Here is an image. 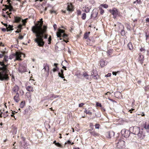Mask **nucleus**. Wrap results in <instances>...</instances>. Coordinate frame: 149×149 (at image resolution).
<instances>
[{
	"label": "nucleus",
	"mask_w": 149,
	"mask_h": 149,
	"mask_svg": "<svg viewBox=\"0 0 149 149\" xmlns=\"http://www.w3.org/2000/svg\"><path fill=\"white\" fill-rule=\"evenodd\" d=\"M140 50L141 52H143L145 51V49H144L143 48H141L140 49Z\"/></svg>",
	"instance_id": "obj_62"
},
{
	"label": "nucleus",
	"mask_w": 149,
	"mask_h": 149,
	"mask_svg": "<svg viewBox=\"0 0 149 149\" xmlns=\"http://www.w3.org/2000/svg\"><path fill=\"white\" fill-rule=\"evenodd\" d=\"M1 52L2 53V54H3V56H4V55H5V54L6 53V52L5 51H1Z\"/></svg>",
	"instance_id": "obj_53"
},
{
	"label": "nucleus",
	"mask_w": 149,
	"mask_h": 149,
	"mask_svg": "<svg viewBox=\"0 0 149 149\" xmlns=\"http://www.w3.org/2000/svg\"><path fill=\"white\" fill-rule=\"evenodd\" d=\"M56 146H57L60 147H62V146H61V144L58 142L57 143H56Z\"/></svg>",
	"instance_id": "obj_47"
},
{
	"label": "nucleus",
	"mask_w": 149,
	"mask_h": 149,
	"mask_svg": "<svg viewBox=\"0 0 149 149\" xmlns=\"http://www.w3.org/2000/svg\"><path fill=\"white\" fill-rule=\"evenodd\" d=\"M8 112L7 111H6V112L4 113L3 114V117L4 118H6V117L8 116Z\"/></svg>",
	"instance_id": "obj_34"
},
{
	"label": "nucleus",
	"mask_w": 149,
	"mask_h": 149,
	"mask_svg": "<svg viewBox=\"0 0 149 149\" xmlns=\"http://www.w3.org/2000/svg\"><path fill=\"white\" fill-rule=\"evenodd\" d=\"M50 13L51 14H52L53 13H56V11L54 10H50Z\"/></svg>",
	"instance_id": "obj_48"
},
{
	"label": "nucleus",
	"mask_w": 149,
	"mask_h": 149,
	"mask_svg": "<svg viewBox=\"0 0 149 149\" xmlns=\"http://www.w3.org/2000/svg\"><path fill=\"white\" fill-rule=\"evenodd\" d=\"M134 110V109H130V110L129 111V112H130V113H132V111L133 110Z\"/></svg>",
	"instance_id": "obj_55"
},
{
	"label": "nucleus",
	"mask_w": 149,
	"mask_h": 149,
	"mask_svg": "<svg viewBox=\"0 0 149 149\" xmlns=\"http://www.w3.org/2000/svg\"><path fill=\"white\" fill-rule=\"evenodd\" d=\"M125 141H122V144H123V146H122V148H125L126 147V146L125 145Z\"/></svg>",
	"instance_id": "obj_42"
},
{
	"label": "nucleus",
	"mask_w": 149,
	"mask_h": 149,
	"mask_svg": "<svg viewBox=\"0 0 149 149\" xmlns=\"http://www.w3.org/2000/svg\"><path fill=\"white\" fill-rule=\"evenodd\" d=\"M24 144L23 145L24 148L25 147H27V146H30L28 144L26 143V142H25V141L24 142Z\"/></svg>",
	"instance_id": "obj_45"
},
{
	"label": "nucleus",
	"mask_w": 149,
	"mask_h": 149,
	"mask_svg": "<svg viewBox=\"0 0 149 149\" xmlns=\"http://www.w3.org/2000/svg\"><path fill=\"white\" fill-rule=\"evenodd\" d=\"M21 53L20 52H16L15 54L14 55V56H15V58L14 60V61L17 60L19 61H22V59L21 58Z\"/></svg>",
	"instance_id": "obj_9"
},
{
	"label": "nucleus",
	"mask_w": 149,
	"mask_h": 149,
	"mask_svg": "<svg viewBox=\"0 0 149 149\" xmlns=\"http://www.w3.org/2000/svg\"><path fill=\"white\" fill-rule=\"evenodd\" d=\"M86 13H84L81 15V18L83 20H85L86 19Z\"/></svg>",
	"instance_id": "obj_26"
},
{
	"label": "nucleus",
	"mask_w": 149,
	"mask_h": 149,
	"mask_svg": "<svg viewBox=\"0 0 149 149\" xmlns=\"http://www.w3.org/2000/svg\"><path fill=\"white\" fill-rule=\"evenodd\" d=\"M21 32V30L20 29H17V31H15V32L16 33H19V32Z\"/></svg>",
	"instance_id": "obj_58"
},
{
	"label": "nucleus",
	"mask_w": 149,
	"mask_h": 149,
	"mask_svg": "<svg viewBox=\"0 0 149 149\" xmlns=\"http://www.w3.org/2000/svg\"><path fill=\"white\" fill-rule=\"evenodd\" d=\"M18 70L20 72H25L26 71V68L25 66L20 65L19 67Z\"/></svg>",
	"instance_id": "obj_13"
},
{
	"label": "nucleus",
	"mask_w": 149,
	"mask_h": 149,
	"mask_svg": "<svg viewBox=\"0 0 149 149\" xmlns=\"http://www.w3.org/2000/svg\"><path fill=\"white\" fill-rule=\"evenodd\" d=\"M127 46L129 49L130 50H131L133 49V48L132 47V44L131 43H129L127 45Z\"/></svg>",
	"instance_id": "obj_30"
},
{
	"label": "nucleus",
	"mask_w": 149,
	"mask_h": 149,
	"mask_svg": "<svg viewBox=\"0 0 149 149\" xmlns=\"http://www.w3.org/2000/svg\"><path fill=\"white\" fill-rule=\"evenodd\" d=\"M107 55H111V54H110V52L109 51H108L107 52Z\"/></svg>",
	"instance_id": "obj_61"
},
{
	"label": "nucleus",
	"mask_w": 149,
	"mask_h": 149,
	"mask_svg": "<svg viewBox=\"0 0 149 149\" xmlns=\"http://www.w3.org/2000/svg\"><path fill=\"white\" fill-rule=\"evenodd\" d=\"M19 90V87L16 85L14 86L11 90V93L13 95L19 94L18 91Z\"/></svg>",
	"instance_id": "obj_7"
},
{
	"label": "nucleus",
	"mask_w": 149,
	"mask_h": 149,
	"mask_svg": "<svg viewBox=\"0 0 149 149\" xmlns=\"http://www.w3.org/2000/svg\"><path fill=\"white\" fill-rule=\"evenodd\" d=\"M63 41L65 42L66 43H67L68 42V40H66L65 39H63Z\"/></svg>",
	"instance_id": "obj_64"
},
{
	"label": "nucleus",
	"mask_w": 149,
	"mask_h": 149,
	"mask_svg": "<svg viewBox=\"0 0 149 149\" xmlns=\"http://www.w3.org/2000/svg\"><path fill=\"white\" fill-rule=\"evenodd\" d=\"M91 134L95 137L98 136L99 135V134L96 132L95 131L90 132Z\"/></svg>",
	"instance_id": "obj_20"
},
{
	"label": "nucleus",
	"mask_w": 149,
	"mask_h": 149,
	"mask_svg": "<svg viewBox=\"0 0 149 149\" xmlns=\"http://www.w3.org/2000/svg\"><path fill=\"white\" fill-rule=\"evenodd\" d=\"M11 1L10 0H7V4L8 5H4L5 8L3 9V10L4 11L3 13L2 16L6 19H8V17L10 18L12 17L11 15L12 11L15 13L16 11V10L14 8L10 3Z\"/></svg>",
	"instance_id": "obj_3"
},
{
	"label": "nucleus",
	"mask_w": 149,
	"mask_h": 149,
	"mask_svg": "<svg viewBox=\"0 0 149 149\" xmlns=\"http://www.w3.org/2000/svg\"><path fill=\"white\" fill-rule=\"evenodd\" d=\"M77 16H78L81 15V12L80 10H77Z\"/></svg>",
	"instance_id": "obj_38"
},
{
	"label": "nucleus",
	"mask_w": 149,
	"mask_h": 149,
	"mask_svg": "<svg viewBox=\"0 0 149 149\" xmlns=\"http://www.w3.org/2000/svg\"><path fill=\"white\" fill-rule=\"evenodd\" d=\"M25 105V103H20V107L21 108H23Z\"/></svg>",
	"instance_id": "obj_43"
},
{
	"label": "nucleus",
	"mask_w": 149,
	"mask_h": 149,
	"mask_svg": "<svg viewBox=\"0 0 149 149\" xmlns=\"http://www.w3.org/2000/svg\"><path fill=\"white\" fill-rule=\"evenodd\" d=\"M22 24H19L17 26V28L18 29H20L21 30V29L22 28Z\"/></svg>",
	"instance_id": "obj_46"
},
{
	"label": "nucleus",
	"mask_w": 149,
	"mask_h": 149,
	"mask_svg": "<svg viewBox=\"0 0 149 149\" xmlns=\"http://www.w3.org/2000/svg\"><path fill=\"white\" fill-rule=\"evenodd\" d=\"M44 68L43 70H44L45 71V73L47 75H49V65L47 63H44L43 64Z\"/></svg>",
	"instance_id": "obj_8"
},
{
	"label": "nucleus",
	"mask_w": 149,
	"mask_h": 149,
	"mask_svg": "<svg viewBox=\"0 0 149 149\" xmlns=\"http://www.w3.org/2000/svg\"><path fill=\"white\" fill-rule=\"evenodd\" d=\"M58 31L56 33L57 36L58 37H59L60 40L62 39L61 38L62 36L63 38V39L68 40V35L65 33V31L64 30L58 29Z\"/></svg>",
	"instance_id": "obj_5"
},
{
	"label": "nucleus",
	"mask_w": 149,
	"mask_h": 149,
	"mask_svg": "<svg viewBox=\"0 0 149 149\" xmlns=\"http://www.w3.org/2000/svg\"><path fill=\"white\" fill-rule=\"evenodd\" d=\"M43 24L42 19H41L40 21L38 22L37 23L32 27L31 29L33 33L36 34V37L35 39V41L40 47L43 46L45 44L43 38L47 39L48 36V35L46 33L47 27L45 26H43L42 29Z\"/></svg>",
	"instance_id": "obj_1"
},
{
	"label": "nucleus",
	"mask_w": 149,
	"mask_h": 149,
	"mask_svg": "<svg viewBox=\"0 0 149 149\" xmlns=\"http://www.w3.org/2000/svg\"><path fill=\"white\" fill-rule=\"evenodd\" d=\"M115 134L114 132L113 131H110L107 133V137L109 138H111L114 136Z\"/></svg>",
	"instance_id": "obj_17"
},
{
	"label": "nucleus",
	"mask_w": 149,
	"mask_h": 149,
	"mask_svg": "<svg viewBox=\"0 0 149 149\" xmlns=\"http://www.w3.org/2000/svg\"><path fill=\"white\" fill-rule=\"evenodd\" d=\"M97 74H98L97 71L96 70L93 69L91 73L92 75L94 76V75H96Z\"/></svg>",
	"instance_id": "obj_24"
},
{
	"label": "nucleus",
	"mask_w": 149,
	"mask_h": 149,
	"mask_svg": "<svg viewBox=\"0 0 149 149\" xmlns=\"http://www.w3.org/2000/svg\"><path fill=\"white\" fill-rule=\"evenodd\" d=\"M53 72H54L56 71H58V70H57L55 68H54L52 70Z\"/></svg>",
	"instance_id": "obj_51"
},
{
	"label": "nucleus",
	"mask_w": 149,
	"mask_h": 149,
	"mask_svg": "<svg viewBox=\"0 0 149 149\" xmlns=\"http://www.w3.org/2000/svg\"><path fill=\"white\" fill-rule=\"evenodd\" d=\"M64 6L65 10H61V12L63 13L69 14L72 13L74 10V6L71 2H67L64 5Z\"/></svg>",
	"instance_id": "obj_4"
},
{
	"label": "nucleus",
	"mask_w": 149,
	"mask_h": 149,
	"mask_svg": "<svg viewBox=\"0 0 149 149\" xmlns=\"http://www.w3.org/2000/svg\"><path fill=\"white\" fill-rule=\"evenodd\" d=\"M121 142V140L120 139H119L118 140H116V144L117 145V146L118 148H120V146L119 145V143Z\"/></svg>",
	"instance_id": "obj_29"
},
{
	"label": "nucleus",
	"mask_w": 149,
	"mask_h": 149,
	"mask_svg": "<svg viewBox=\"0 0 149 149\" xmlns=\"http://www.w3.org/2000/svg\"><path fill=\"white\" fill-rule=\"evenodd\" d=\"M58 63H54V65H53V66H54L55 67V68H55L56 69H57V70H59V68L58 67Z\"/></svg>",
	"instance_id": "obj_37"
},
{
	"label": "nucleus",
	"mask_w": 149,
	"mask_h": 149,
	"mask_svg": "<svg viewBox=\"0 0 149 149\" xmlns=\"http://www.w3.org/2000/svg\"><path fill=\"white\" fill-rule=\"evenodd\" d=\"M31 93L30 92H26L25 95V98L26 99V100H28L29 101H28L30 102H31Z\"/></svg>",
	"instance_id": "obj_16"
},
{
	"label": "nucleus",
	"mask_w": 149,
	"mask_h": 149,
	"mask_svg": "<svg viewBox=\"0 0 149 149\" xmlns=\"http://www.w3.org/2000/svg\"><path fill=\"white\" fill-rule=\"evenodd\" d=\"M109 12L113 15L115 18L119 16L120 15V13L119 12L118 10L115 8H113L112 9L109 10Z\"/></svg>",
	"instance_id": "obj_6"
},
{
	"label": "nucleus",
	"mask_w": 149,
	"mask_h": 149,
	"mask_svg": "<svg viewBox=\"0 0 149 149\" xmlns=\"http://www.w3.org/2000/svg\"><path fill=\"white\" fill-rule=\"evenodd\" d=\"M13 26L9 25H8V26L6 27L7 29V31H9L11 30H13V29H12Z\"/></svg>",
	"instance_id": "obj_28"
},
{
	"label": "nucleus",
	"mask_w": 149,
	"mask_h": 149,
	"mask_svg": "<svg viewBox=\"0 0 149 149\" xmlns=\"http://www.w3.org/2000/svg\"><path fill=\"white\" fill-rule=\"evenodd\" d=\"M129 136V132L128 130L124 129L122 130V137L123 136L127 138Z\"/></svg>",
	"instance_id": "obj_11"
},
{
	"label": "nucleus",
	"mask_w": 149,
	"mask_h": 149,
	"mask_svg": "<svg viewBox=\"0 0 149 149\" xmlns=\"http://www.w3.org/2000/svg\"><path fill=\"white\" fill-rule=\"evenodd\" d=\"M5 104H2L0 106V113H1V110H2V108H3V111H4V108H3V107H5L6 108L7 107V106L6 105V103H5Z\"/></svg>",
	"instance_id": "obj_23"
},
{
	"label": "nucleus",
	"mask_w": 149,
	"mask_h": 149,
	"mask_svg": "<svg viewBox=\"0 0 149 149\" xmlns=\"http://www.w3.org/2000/svg\"><path fill=\"white\" fill-rule=\"evenodd\" d=\"M90 33V32H86L84 34V38L85 39H87L89 36V34Z\"/></svg>",
	"instance_id": "obj_22"
},
{
	"label": "nucleus",
	"mask_w": 149,
	"mask_h": 149,
	"mask_svg": "<svg viewBox=\"0 0 149 149\" xmlns=\"http://www.w3.org/2000/svg\"><path fill=\"white\" fill-rule=\"evenodd\" d=\"M96 105L97 106L102 107V105L100 103H96Z\"/></svg>",
	"instance_id": "obj_50"
},
{
	"label": "nucleus",
	"mask_w": 149,
	"mask_h": 149,
	"mask_svg": "<svg viewBox=\"0 0 149 149\" xmlns=\"http://www.w3.org/2000/svg\"><path fill=\"white\" fill-rule=\"evenodd\" d=\"M92 110H93V109H92L91 108H89L88 109H86V108H85L84 112H85L86 114L90 115H91L92 114V112H91Z\"/></svg>",
	"instance_id": "obj_18"
},
{
	"label": "nucleus",
	"mask_w": 149,
	"mask_h": 149,
	"mask_svg": "<svg viewBox=\"0 0 149 149\" xmlns=\"http://www.w3.org/2000/svg\"><path fill=\"white\" fill-rule=\"evenodd\" d=\"M105 62L103 61H100V64L102 67L105 66Z\"/></svg>",
	"instance_id": "obj_31"
},
{
	"label": "nucleus",
	"mask_w": 149,
	"mask_h": 149,
	"mask_svg": "<svg viewBox=\"0 0 149 149\" xmlns=\"http://www.w3.org/2000/svg\"><path fill=\"white\" fill-rule=\"evenodd\" d=\"M52 40L51 36H50L48 39V41L49 42L48 44H50L51 43V41Z\"/></svg>",
	"instance_id": "obj_39"
},
{
	"label": "nucleus",
	"mask_w": 149,
	"mask_h": 149,
	"mask_svg": "<svg viewBox=\"0 0 149 149\" xmlns=\"http://www.w3.org/2000/svg\"><path fill=\"white\" fill-rule=\"evenodd\" d=\"M120 94V93L119 92H116L115 93V96H116L118 94Z\"/></svg>",
	"instance_id": "obj_60"
},
{
	"label": "nucleus",
	"mask_w": 149,
	"mask_h": 149,
	"mask_svg": "<svg viewBox=\"0 0 149 149\" xmlns=\"http://www.w3.org/2000/svg\"><path fill=\"white\" fill-rule=\"evenodd\" d=\"M58 76L62 78H64L65 77L64 76V74L61 73H58Z\"/></svg>",
	"instance_id": "obj_35"
},
{
	"label": "nucleus",
	"mask_w": 149,
	"mask_h": 149,
	"mask_svg": "<svg viewBox=\"0 0 149 149\" xmlns=\"http://www.w3.org/2000/svg\"><path fill=\"white\" fill-rule=\"evenodd\" d=\"M100 125L98 124H96L95 125V128L96 129H98L99 128Z\"/></svg>",
	"instance_id": "obj_44"
},
{
	"label": "nucleus",
	"mask_w": 149,
	"mask_h": 149,
	"mask_svg": "<svg viewBox=\"0 0 149 149\" xmlns=\"http://www.w3.org/2000/svg\"><path fill=\"white\" fill-rule=\"evenodd\" d=\"M24 38V36H22V35H20V34L19 37H18V39H19L20 40Z\"/></svg>",
	"instance_id": "obj_41"
},
{
	"label": "nucleus",
	"mask_w": 149,
	"mask_h": 149,
	"mask_svg": "<svg viewBox=\"0 0 149 149\" xmlns=\"http://www.w3.org/2000/svg\"><path fill=\"white\" fill-rule=\"evenodd\" d=\"M83 75L86 79H89V75L86 72H84L83 73Z\"/></svg>",
	"instance_id": "obj_21"
},
{
	"label": "nucleus",
	"mask_w": 149,
	"mask_h": 149,
	"mask_svg": "<svg viewBox=\"0 0 149 149\" xmlns=\"http://www.w3.org/2000/svg\"><path fill=\"white\" fill-rule=\"evenodd\" d=\"M53 27L54 28V29H55V30H56V27H57V26L56 25V24H54V25H53Z\"/></svg>",
	"instance_id": "obj_56"
},
{
	"label": "nucleus",
	"mask_w": 149,
	"mask_h": 149,
	"mask_svg": "<svg viewBox=\"0 0 149 149\" xmlns=\"http://www.w3.org/2000/svg\"><path fill=\"white\" fill-rule=\"evenodd\" d=\"M100 6L106 8H107L108 7V5L106 4H101L100 5Z\"/></svg>",
	"instance_id": "obj_33"
},
{
	"label": "nucleus",
	"mask_w": 149,
	"mask_h": 149,
	"mask_svg": "<svg viewBox=\"0 0 149 149\" xmlns=\"http://www.w3.org/2000/svg\"><path fill=\"white\" fill-rule=\"evenodd\" d=\"M19 93L21 94V95H22L24 94V92L22 90H20L19 91Z\"/></svg>",
	"instance_id": "obj_40"
},
{
	"label": "nucleus",
	"mask_w": 149,
	"mask_h": 149,
	"mask_svg": "<svg viewBox=\"0 0 149 149\" xmlns=\"http://www.w3.org/2000/svg\"><path fill=\"white\" fill-rule=\"evenodd\" d=\"M4 46V44L2 42H0V46L3 47Z\"/></svg>",
	"instance_id": "obj_59"
},
{
	"label": "nucleus",
	"mask_w": 149,
	"mask_h": 149,
	"mask_svg": "<svg viewBox=\"0 0 149 149\" xmlns=\"http://www.w3.org/2000/svg\"><path fill=\"white\" fill-rule=\"evenodd\" d=\"M137 135L141 139H143L145 136V135L143 132L142 129L139 131V132Z\"/></svg>",
	"instance_id": "obj_15"
},
{
	"label": "nucleus",
	"mask_w": 149,
	"mask_h": 149,
	"mask_svg": "<svg viewBox=\"0 0 149 149\" xmlns=\"http://www.w3.org/2000/svg\"><path fill=\"white\" fill-rule=\"evenodd\" d=\"M144 128L146 130H149V124H147L146 123L144 126Z\"/></svg>",
	"instance_id": "obj_32"
},
{
	"label": "nucleus",
	"mask_w": 149,
	"mask_h": 149,
	"mask_svg": "<svg viewBox=\"0 0 149 149\" xmlns=\"http://www.w3.org/2000/svg\"><path fill=\"white\" fill-rule=\"evenodd\" d=\"M30 84L29 83H27L25 85V88L26 90L29 92H33L34 91V90L33 87L30 86H29V84Z\"/></svg>",
	"instance_id": "obj_10"
},
{
	"label": "nucleus",
	"mask_w": 149,
	"mask_h": 149,
	"mask_svg": "<svg viewBox=\"0 0 149 149\" xmlns=\"http://www.w3.org/2000/svg\"><path fill=\"white\" fill-rule=\"evenodd\" d=\"M22 22L24 23V24L26 22V19H25L24 20H22Z\"/></svg>",
	"instance_id": "obj_57"
},
{
	"label": "nucleus",
	"mask_w": 149,
	"mask_h": 149,
	"mask_svg": "<svg viewBox=\"0 0 149 149\" xmlns=\"http://www.w3.org/2000/svg\"><path fill=\"white\" fill-rule=\"evenodd\" d=\"M99 77V76H98V74L96 75H96H94L93 76V79L96 80L97 79H98Z\"/></svg>",
	"instance_id": "obj_36"
},
{
	"label": "nucleus",
	"mask_w": 149,
	"mask_h": 149,
	"mask_svg": "<svg viewBox=\"0 0 149 149\" xmlns=\"http://www.w3.org/2000/svg\"><path fill=\"white\" fill-rule=\"evenodd\" d=\"M131 130H132V133L134 134H137L139 132V131L140 130L139 128L137 127L134 126L130 128Z\"/></svg>",
	"instance_id": "obj_12"
},
{
	"label": "nucleus",
	"mask_w": 149,
	"mask_h": 149,
	"mask_svg": "<svg viewBox=\"0 0 149 149\" xmlns=\"http://www.w3.org/2000/svg\"><path fill=\"white\" fill-rule=\"evenodd\" d=\"M84 105V103H81V104H79V107H81Z\"/></svg>",
	"instance_id": "obj_49"
},
{
	"label": "nucleus",
	"mask_w": 149,
	"mask_h": 149,
	"mask_svg": "<svg viewBox=\"0 0 149 149\" xmlns=\"http://www.w3.org/2000/svg\"><path fill=\"white\" fill-rule=\"evenodd\" d=\"M13 99L15 102H18L20 100V98L19 97V94H15V95L14 96Z\"/></svg>",
	"instance_id": "obj_19"
},
{
	"label": "nucleus",
	"mask_w": 149,
	"mask_h": 149,
	"mask_svg": "<svg viewBox=\"0 0 149 149\" xmlns=\"http://www.w3.org/2000/svg\"><path fill=\"white\" fill-rule=\"evenodd\" d=\"M14 20L13 21V22L14 23H19L22 20V18L21 17H19L17 16H14Z\"/></svg>",
	"instance_id": "obj_14"
},
{
	"label": "nucleus",
	"mask_w": 149,
	"mask_h": 149,
	"mask_svg": "<svg viewBox=\"0 0 149 149\" xmlns=\"http://www.w3.org/2000/svg\"><path fill=\"white\" fill-rule=\"evenodd\" d=\"M11 80L13 81L15 80L14 77L13 75L12 76Z\"/></svg>",
	"instance_id": "obj_52"
},
{
	"label": "nucleus",
	"mask_w": 149,
	"mask_h": 149,
	"mask_svg": "<svg viewBox=\"0 0 149 149\" xmlns=\"http://www.w3.org/2000/svg\"><path fill=\"white\" fill-rule=\"evenodd\" d=\"M84 11L86 12V13H88L89 12L90 10V9L89 7L85 6L84 7Z\"/></svg>",
	"instance_id": "obj_27"
},
{
	"label": "nucleus",
	"mask_w": 149,
	"mask_h": 149,
	"mask_svg": "<svg viewBox=\"0 0 149 149\" xmlns=\"http://www.w3.org/2000/svg\"><path fill=\"white\" fill-rule=\"evenodd\" d=\"M99 10H100V14L102 15H103L104 13V10L102 9V8L100 6L99 7Z\"/></svg>",
	"instance_id": "obj_25"
},
{
	"label": "nucleus",
	"mask_w": 149,
	"mask_h": 149,
	"mask_svg": "<svg viewBox=\"0 0 149 149\" xmlns=\"http://www.w3.org/2000/svg\"><path fill=\"white\" fill-rule=\"evenodd\" d=\"M4 58L2 61H0V80L7 81L9 79L8 76L9 70L8 65H5V62L8 61V56L4 55Z\"/></svg>",
	"instance_id": "obj_2"
},
{
	"label": "nucleus",
	"mask_w": 149,
	"mask_h": 149,
	"mask_svg": "<svg viewBox=\"0 0 149 149\" xmlns=\"http://www.w3.org/2000/svg\"><path fill=\"white\" fill-rule=\"evenodd\" d=\"M146 22H149V18H147L146 20Z\"/></svg>",
	"instance_id": "obj_63"
},
{
	"label": "nucleus",
	"mask_w": 149,
	"mask_h": 149,
	"mask_svg": "<svg viewBox=\"0 0 149 149\" xmlns=\"http://www.w3.org/2000/svg\"><path fill=\"white\" fill-rule=\"evenodd\" d=\"M6 30H7V28H2L1 29L2 31L3 32L6 31Z\"/></svg>",
	"instance_id": "obj_54"
}]
</instances>
